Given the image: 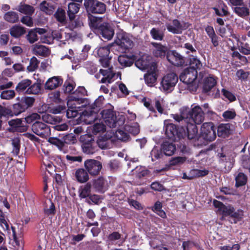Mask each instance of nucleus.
I'll use <instances>...</instances> for the list:
<instances>
[{
  "label": "nucleus",
  "mask_w": 250,
  "mask_h": 250,
  "mask_svg": "<svg viewBox=\"0 0 250 250\" xmlns=\"http://www.w3.org/2000/svg\"><path fill=\"white\" fill-rule=\"evenodd\" d=\"M17 99L18 102L13 104L9 108L0 105V117L8 118L18 116L32 107L35 102V99L34 97L29 96H23L21 99L19 98Z\"/></svg>",
  "instance_id": "obj_1"
},
{
  "label": "nucleus",
  "mask_w": 250,
  "mask_h": 250,
  "mask_svg": "<svg viewBox=\"0 0 250 250\" xmlns=\"http://www.w3.org/2000/svg\"><path fill=\"white\" fill-rule=\"evenodd\" d=\"M213 205L215 208L224 216H229L233 219L234 223L240 221L244 217V211L241 209L235 210V208L231 205L226 206L223 203L217 200H213Z\"/></svg>",
  "instance_id": "obj_2"
},
{
  "label": "nucleus",
  "mask_w": 250,
  "mask_h": 250,
  "mask_svg": "<svg viewBox=\"0 0 250 250\" xmlns=\"http://www.w3.org/2000/svg\"><path fill=\"white\" fill-rule=\"evenodd\" d=\"M165 134L169 140L173 142H177L186 135L183 126L179 127L173 123H169L165 125Z\"/></svg>",
  "instance_id": "obj_3"
},
{
  "label": "nucleus",
  "mask_w": 250,
  "mask_h": 250,
  "mask_svg": "<svg viewBox=\"0 0 250 250\" xmlns=\"http://www.w3.org/2000/svg\"><path fill=\"white\" fill-rule=\"evenodd\" d=\"M83 6L88 15L104 14L106 5L101 0H84Z\"/></svg>",
  "instance_id": "obj_4"
},
{
  "label": "nucleus",
  "mask_w": 250,
  "mask_h": 250,
  "mask_svg": "<svg viewBox=\"0 0 250 250\" xmlns=\"http://www.w3.org/2000/svg\"><path fill=\"white\" fill-rule=\"evenodd\" d=\"M197 75L198 72L197 71L186 68L181 73L179 78L181 81L188 85L190 90L195 92L198 88V86L195 83Z\"/></svg>",
  "instance_id": "obj_5"
},
{
  "label": "nucleus",
  "mask_w": 250,
  "mask_h": 250,
  "mask_svg": "<svg viewBox=\"0 0 250 250\" xmlns=\"http://www.w3.org/2000/svg\"><path fill=\"white\" fill-rule=\"evenodd\" d=\"M184 115H187L188 122L192 121L197 125L201 124L204 120V113L199 105L194 106L191 108L185 106Z\"/></svg>",
  "instance_id": "obj_6"
},
{
  "label": "nucleus",
  "mask_w": 250,
  "mask_h": 250,
  "mask_svg": "<svg viewBox=\"0 0 250 250\" xmlns=\"http://www.w3.org/2000/svg\"><path fill=\"white\" fill-rule=\"evenodd\" d=\"M115 43L124 51L129 50L134 46L133 36L123 31L116 33Z\"/></svg>",
  "instance_id": "obj_7"
},
{
  "label": "nucleus",
  "mask_w": 250,
  "mask_h": 250,
  "mask_svg": "<svg viewBox=\"0 0 250 250\" xmlns=\"http://www.w3.org/2000/svg\"><path fill=\"white\" fill-rule=\"evenodd\" d=\"M178 81V78L176 73H168L163 77L160 88L165 92L170 93L174 89Z\"/></svg>",
  "instance_id": "obj_8"
},
{
  "label": "nucleus",
  "mask_w": 250,
  "mask_h": 250,
  "mask_svg": "<svg viewBox=\"0 0 250 250\" xmlns=\"http://www.w3.org/2000/svg\"><path fill=\"white\" fill-rule=\"evenodd\" d=\"M112 46L111 44H109L105 46L97 47L95 49V52L100 58L99 62L104 67L107 68L109 66L110 60L112 59V56H109L110 50Z\"/></svg>",
  "instance_id": "obj_9"
},
{
  "label": "nucleus",
  "mask_w": 250,
  "mask_h": 250,
  "mask_svg": "<svg viewBox=\"0 0 250 250\" xmlns=\"http://www.w3.org/2000/svg\"><path fill=\"white\" fill-rule=\"evenodd\" d=\"M100 114L107 126L110 128L116 126L117 116L113 106L109 104L101 111Z\"/></svg>",
  "instance_id": "obj_10"
},
{
  "label": "nucleus",
  "mask_w": 250,
  "mask_h": 250,
  "mask_svg": "<svg viewBox=\"0 0 250 250\" xmlns=\"http://www.w3.org/2000/svg\"><path fill=\"white\" fill-rule=\"evenodd\" d=\"M80 142L82 144L83 152L87 154H92L95 152L94 137L85 134L80 136Z\"/></svg>",
  "instance_id": "obj_11"
},
{
  "label": "nucleus",
  "mask_w": 250,
  "mask_h": 250,
  "mask_svg": "<svg viewBox=\"0 0 250 250\" xmlns=\"http://www.w3.org/2000/svg\"><path fill=\"white\" fill-rule=\"evenodd\" d=\"M200 137L207 142H212L216 138L215 128L212 122L204 123L201 127Z\"/></svg>",
  "instance_id": "obj_12"
},
{
  "label": "nucleus",
  "mask_w": 250,
  "mask_h": 250,
  "mask_svg": "<svg viewBox=\"0 0 250 250\" xmlns=\"http://www.w3.org/2000/svg\"><path fill=\"white\" fill-rule=\"evenodd\" d=\"M167 61L172 65L183 67L187 65L186 58L175 50H169L167 55Z\"/></svg>",
  "instance_id": "obj_13"
},
{
  "label": "nucleus",
  "mask_w": 250,
  "mask_h": 250,
  "mask_svg": "<svg viewBox=\"0 0 250 250\" xmlns=\"http://www.w3.org/2000/svg\"><path fill=\"white\" fill-rule=\"evenodd\" d=\"M67 106L75 108H81L87 106L89 104V100L87 98L81 96L80 94L74 95V92L69 97L67 101Z\"/></svg>",
  "instance_id": "obj_14"
},
{
  "label": "nucleus",
  "mask_w": 250,
  "mask_h": 250,
  "mask_svg": "<svg viewBox=\"0 0 250 250\" xmlns=\"http://www.w3.org/2000/svg\"><path fill=\"white\" fill-rule=\"evenodd\" d=\"M84 167L89 175L93 176L98 175L103 168L101 162L92 159L85 160Z\"/></svg>",
  "instance_id": "obj_15"
},
{
  "label": "nucleus",
  "mask_w": 250,
  "mask_h": 250,
  "mask_svg": "<svg viewBox=\"0 0 250 250\" xmlns=\"http://www.w3.org/2000/svg\"><path fill=\"white\" fill-rule=\"evenodd\" d=\"M189 26L188 22H183L182 23L177 19L172 20V24L167 23L166 27L167 31L174 34H180L183 31L186 30Z\"/></svg>",
  "instance_id": "obj_16"
},
{
  "label": "nucleus",
  "mask_w": 250,
  "mask_h": 250,
  "mask_svg": "<svg viewBox=\"0 0 250 250\" xmlns=\"http://www.w3.org/2000/svg\"><path fill=\"white\" fill-rule=\"evenodd\" d=\"M33 132L42 138H46L51 134V130L48 125L41 122H36L32 125Z\"/></svg>",
  "instance_id": "obj_17"
},
{
  "label": "nucleus",
  "mask_w": 250,
  "mask_h": 250,
  "mask_svg": "<svg viewBox=\"0 0 250 250\" xmlns=\"http://www.w3.org/2000/svg\"><path fill=\"white\" fill-rule=\"evenodd\" d=\"M135 66L141 70L148 71L149 69H156L157 64L152 61V57L150 56V61L146 58H140L135 62Z\"/></svg>",
  "instance_id": "obj_18"
},
{
  "label": "nucleus",
  "mask_w": 250,
  "mask_h": 250,
  "mask_svg": "<svg viewBox=\"0 0 250 250\" xmlns=\"http://www.w3.org/2000/svg\"><path fill=\"white\" fill-rule=\"evenodd\" d=\"M96 34L100 38L109 41L113 37L114 29L108 23L104 22V24L101 27Z\"/></svg>",
  "instance_id": "obj_19"
},
{
  "label": "nucleus",
  "mask_w": 250,
  "mask_h": 250,
  "mask_svg": "<svg viewBox=\"0 0 250 250\" xmlns=\"http://www.w3.org/2000/svg\"><path fill=\"white\" fill-rule=\"evenodd\" d=\"M151 44L153 47L152 53L155 57L161 59L167 58V53L169 50L166 46L163 45L161 43L156 42H152Z\"/></svg>",
  "instance_id": "obj_20"
},
{
  "label": "nucleus",
  "mask_w": 250,
  "mask_h": 250,
  "mask_svg": "<svg viewBox=\"0 0 250 250\" xmlns=\"http://www.w3.org/2000/svg\"><path fill=\"white\" fill-rule=\"evenodd\" d=\"M88 23L90 28L95 33L104 24L102 17H97L93 15H88Z\"/></svg>",
  "instance_id": "obj_21"
},
{
  "label": "nucleus",
  "mask_w": 250,
  "mask_h": 250,
  "mask_svg": "<svg viewBox=\"0 0 250 250\" xmlns=\"http://www.w3.org/2000/svg\"><path fill=\"white\" fill-rule=\"evenodd\" d=\"M218 156L220 157L219 162L224 164L225 169L229 171L233 167L234 160L231 155L226 154L223 152L218 153Z\"/></svg>",
  "instance_id": "obj_22"
},
{
  "label": "nucleus",
  "mask_w": 250,
  "mask_h": 250,
  "mask_svg": "<svg viewBox=\"0 0 250 250\" xmlns=\"http://www.w3.org/2000/svg\"><path fill=\"white\" fill-rule=\"evenodd\" d=\"M217 84V80L213 76H208L204 78L202 83V92L208 94Z\"/></svg>",
  "instance_id": "obj_23"
},
{
  "label": "nucleus",
  "mask_w": 250,
  "mask_h": 250,
  "mask_svg": "<svg viewBox=\"0 0 250 250\" xmlns=\"http://www.w3.org/2000/svg\"><path fill=\"white\" fill-rule=\"evenodd\" d=\"M231 125L229 123L221 124L217 127V134L219 137L225 138L232 133Z\"/></svg>",
  "instance_id": "obj_24"
},
{
  "label": "nucleus",
  "mask_w": 250,
  "mask_h": 250,
  "mask_svg": "<svg viewBox=\"0 0 250 250\" xmlns=\"http://www.w3.org/2000/svg\"><path fill=\"white\" fill-rule=\"evenodd\" d=\"M195 123L188 122L185 127L186 136L189 140L198 138V128Z\"/></svg>",
  "instance_id": "obj_25"
},
{
  "label": "nucleus",
  "mask_w": 250,
  "mask_h": 250,
  "mask_svg": "<svg viewBox=\"0 0 250 250\" xmlns=\"http://www.w3.org/2000/svg\"><path fill=\"white\" fill-rule=\"evenodd\" d=\"M188 61L189 66L187 68L197 72L201 70L203 66L201 61L196 56L189 55Z\"/></svg>",
  "instance_id": "obj_26"
},
{
  "label": "nucleus",
  "mask_w": 250,
  "mask_h": 250,
  "mask_svg": "<svg viewBox=\"0 0 250 250\" xmlns=\"http://www.w3.org/2000/svg\"><path fill=\"white\" fill-rule=\"evenodd\" d=\"M100 73L103 76L100 81L101 83H111L115 75V73L113 71L112 68H109L107 69H101Z\"/></svg>",
  "instance_id": "obj_27"
},
{
  "label": "nucleus",
  "mask_w": 250,
  "mask_h": 250,
  "mask_svg": "<svg viewBox=\"0 0 250 250\" xmlns=\"http://www.w3.org/2000/svg\"><path fill=\"white\" fill-rule=\"evenodd\" d=\"M89 174L86 169L80 168L76 170L75 176L79 183H84L88 181L89 179Z\"/></svg>",
  "instance_id": "obj_28"
},
{
  "label": "nucleus",
  "mask_w": 250,
  "mask_h": 250,
  "mask_svg": "<svg viewBox=\"0 0 250 250\" xmlns=\"http://www.w3.org/2000/svg\"><path fill=\"white\" fill-rule=\"evenodd\" d=\"M81 4L74 2L68 5L67 15L70 21H73L76 18V14L79 11Z\"/></svg>",
  "instance_id": "obj_29"
},
{
  "label": "nucleus",
  "mask_w": 250,
  "mask_h": 250,
  "mask_svg": "<svg viewBox=\"0 0 250 250\" xmlns=\"http://www.w3.org/2000/svg\"><path fill=\"white\" fill-rule=\"evenodd\" d=\"M62 83V78L59 77H53L47 81L45 84V88L46 89L52 90L61 85Z\"/></svg>",
  "instance_id": "obj_30"
},
{
  "label": "nucleus",
  "mask_w": 250,
  "mask_h": 250,
  "mask_svg": "<svg viewBox=\"0 0 250 250\" xmlns=\"http://www.w3.org/2000/svg\"><path fill=\"white\" fill-rule=\"evenodd\" d=\"M235 187L236 188L245 186L248 182L247 175L243 172H237L234 174Z\"/></svg>",
  "instance_id": "obj_31"
},
{
  "label": "nucleus",
  "mask_w": 250,
  "mask_h": 250,
  "mask_svg": "<svg viewBox=\"0 0 250 250\" xmlns=\"http://www.w3.org/2000/svg\"><path fill=\"white\" fill-rule=\"evenodd\" d=\"M26 32L25 27L15 25L12 26L9 29V33L14 38H19Z\"/></svg>",
  "instance_id": "obj_32"
},
{
  "label": "nucleus",
  "mask_w": 250,
  "mask_h": 250,
  "mask_svg": "<svg viewBox=\"0 0 250 250\" xmlns=\"http://www.w3.org/2000/svg\"><path fill=\"white\" fill-rule=\"evenodd\" d=\"M104 98L99 97L97 98L94 102L91 104L88 105L89 109L90 110V112L91 114H97L100 111L101 108L103 105Z\"/></svg>",
  "instance_id": "obj_33"
},
{
  "label": "nucleus",
  "mask_w": 250,
  "mask_h": 250,
  "mask_svg": "<svg viewBox=\"0 0 250 250\" xmlns=\"http://www.w3.org/2000/svg\"><path fill=\"white\" fill-rule=\"evenodd\" d=\"M150 73H147L144 75V80L146 84L149 86H153L156 82L157 76L156 73V69L150 70Z\"/></svg>",
  "instance_id": "obj_34"
},
{
  "label": "nucleus",
  "mask_w": 250,
  "mask_h": 250,
  "mask_svg": "<svg viewBox=\"0 0 250 250\" xmlns=\"http://www.w3.org/2000/svg\"><path fill=\"white\" fill-rule=\"evenodd\" d=\"M44 213L47 216H53L55 214L56 210L54 204L50 199L45 201L43 208Z\"/></svg>",
  "instance_id": "obj_35"
},
{
  "label": "nucleus",
  "mask_w": 250,
  "mask_h": 250,
  "mask_svg": "<svg viewBox=\"0 0 250 250\" xmlns=\"http://www.w3.org/2000/svg\"><path fill=\"white\" fill-rule=\"evenodd\" d=\"M32 84V81L29 79H24L18 83L16 87V91L19 94L25 93V91Z\"/></svg>",
  "instance_id": "obj_36"
},
{
  "label": "nucleus",
  "mask_w": 250,
  "mask_h": 250,
  "mask_svg": "<svg viewBox=\"0 0 250 250\" xmlns=\"http://www.w3.org/2000/svg\"><path fill=\"white\" fill-rule=\"evenodd\" d=\"M162 149L165 155L170 156L174 153L176 151V146L172 143L166 142L162 145Z\"/></svg>",
  "instance_id": "obj_37"
},
{
  "label": "nucleus",
  "mask_w": 250,
  "mask_h": 250,
  "mask_svg": "<svg viewBox=\"0 0 250 250\" xmlns=\"http://www.w3.org/2000/svg\"><path fill=\"white\" fill-rule=\"evenodd\" d=\"M33 50L35 54L42 57H47L50 54L48 48L43 45H35Z\"/></svg>",
  "instance_id": "obj_38"
},
{
  "label": "nucleus",
  "mask_w": 250,
  "mask_h": 250,
  "mask_svg": "<svg viewBox=\"0 0 250 250\" xmlns=\"http://www.w3.org/2000/svg\"><path fill=\"white\" fill-rule=\"evenodd\" d=\"M3 19L8 22L14 23L19 21V17L18 13L14 11H8L5 13Z\"/></svg>",
  "instance_id": "obj_39"
},
{
  "label": "nucleus",
  "mask_w": 250,
  "mask_h": 250,
  "mask_svg": "<svg viewBox=\"0 0 250 250\" xmlns=\"http://www.w3.org/2000/svg\"><path fill=\"white\" fill-rule=\"evenodd\" d=\"M119 63L123 67H130L134 63V60L126 55H120L118 57Z\"/></svg>",
  "instance_id": "obj_40"
},
{
  "label": "nucleus",
  "mask_w": 250,
  "mask_h": 250,
  "mask_svg": "<svg viewBox=\"0 0 250 250\" xmlns=\"http://www.w3.org/2000/svg\"><path fill=\"white\" fill-rule=\"evenodd\" d=\"M185 106L182 107L180 109V114H172L171 115V116L174 119V120L178 123H182V124H183V123H187L188 122L187 116V115H184L183 113L184 112V111L185 110Z\"/></svg>",
  "instance_id": "obj_41"
},
{
  "label": "nucleus",
  "mask_w": 250,
  "mask_h": 250,
  "mask_svg": "<svg viewBox=\"0 0 250 250\" xmlns=\"http://www.w3.org/2000/svg\"><path fill=\"white\" fill-rule=\"evenodd\" d=\"M150 34L154 40L161 41L164 40L165 37V34L163 31L154 27L150 31Z\"/></svg>",
  "instance_id": "obj_42"
},
{
  "label": "nucleus",
  "mask_w": 250,
  "mask_h": 250,
  "mask_svg": "<svg viewBox=\"0 0 250 250\" xmlns=\"http://www.w3.org/2000/svg\"><path fill=\"white\" fill-rule=\"evenodd\" d=\"M91 184L90 183H87L84 186L81 187L79 189V196L81 198H85L89 197L91 195Z\"/></svg>",
  "instance_id": "obj_43"
},
{
  "label": "nucleus",
  "mask_w": 250,
  "mask_h": 250,
  "mask_svg": "<svg viewBox=\"0 0 250 250\" xmlns=\"http://www.w3.org/2000/svg\"><path fill=\"white\" fill-rule=\"evenodd\" d=\"M18 10L21 13L31 16L35 11L33 6L27 4H21L19 5Z\"/></svg>",
  "instance_id": "obj_44"
},
{
  "label": "nucleus",
  "mask_w": 250,
  "mask_h": 250,
  "mask_svg": "<svg viewBox=\"0 0 250 250\" xmlns=\"http://www.w3.org/2000/svg\"><path fill=\"white\" fill-rule=\"evenodd\" d=\"M152 210L162 218L167 217L165 211L162 209V204L161 202L157 201L152 207Z\"/></svg>",
  "instance_id": "obj_45"
},
{
  "label": "nucleus",
  "mask_w": 250,
  "mask_h": 250,
  "mask_svg": "<svg viewBox=\"0 0 250 250\" xmlns=\"http://www.w3.org/2000/svg\"><path fill=\"white\" fill-rule=\"evenodd\" d=\"M57 21L62 23H66L65 11L62 8H58L54 14Z\"/></svg>",
  "instance_id": "obj_46"
},
{
  "label": "nucleus",
  "mask_w": 250,
  "mask_h": 250,
  "mask_svg": "<svg viewBox=\"0 0 250 250\" xmlns=\"http://www.w3.org/2000/svg\"><path fill=\"white\" fill-rule=\"evenodd\" d=\"M233 11L236 15L242 18H245L250 15V10L246 7H235L233 8Z\"/></svg>",
  "instance_id": "obj_47"
},
{
  "label": "nucleus",
  "mask_w": 250,
  "mask_h": 250,
  "mask_svg": "<svg viewBox=\"0 0 250 250\" xmlns=\"http://www.w3.org/2000/svg\"><path fill=\"white\" fill-rule=\"evenodd\" d=\"M136 176L139 179H141L148 176L150 171L147 169L145 167L139 166L137 167L135 169Z\"/></svg>",
  "instance_id": "obj_48"
},
{
  "label": "nucleus",
  "mask_w": 250,
  "mask_h": 250,
  "mask_svg": "<svg viewBox=\"0 0 250 250\" xmlns=\"http://www.w3.org/2000/svg\"><path fill=\"white\" fill-rule=\"evenodd\" d=\"M105 185V180L104 178L101 176L94 180L93 186L97 191L99 192L104 191V188Z\"/></svg>",
  "instance_id": "obj_49"
},
{
  "label": "nucleus",
  "mask_w": 250,
  "mask_h": 250,
  "mask_svg": "<svg viewBox=\"0 0 250 250\" xmlns=\"http://www.w3.org/2000/svg\"><path fill=\"white\" fill-rule=\"evenodd\" d=\"M41 88V83H35L29 86L25 91V93L28 94H38L40 92Z\"/></svg>",
  "instance_id": "obj_50"
},
{
  "label": "nucleus",
  "mask_w": 250,
  "mask_h": 250,
  "mask_svg": "<svg viewBox=\"0 0 250 250\" xmlns=\"http://www.w3.org/2000/svg\"><path fill=\"white\" fill-rule=\"evenodd\" d=\"M125 128L128 133L134 136L137 135L140 132L139 125L137 123H135L131 125H125Z\"/></svg>",
  "instance_id": "obj_51"
},
{
  "label": "nucleus",
  "mask_w": 250,
  "mask_h": 250,
  "mask_svg": "<svg viewBox=\"0 0 250 250\" xmlns=\"http://www.w3.org/2000/svg\"><path fill=\"white\" fill-rule=\"evenodd\" d=\"M40 61L36 57H32L30 61L29 65L27 66V70L29 72H33L35 71L38 67Z\"/></svg>",
  "instance_id": "obj_52"
},
{
  "label": "nucleus",
  "mask_w": 250,
  "mask_h": 250,
  "mask_svg": "<svg viewBox=\"0 0 250 250\" xmlns=\"http://www.w3.org/2000/svg\"><path fill=\"white\" fill-rule=\"evenodd\" d=\"M236 116V113L234 109L227 110L224 111L222 114V117L225 121L234 119Z\"/></svg>",
  "instance_id": "obj_53"
},
{
  "label": "nucleus",
  "mask_w": 250,
  "mask_h": 250,
  "mask_svg": "<svg viewBox=\"0 0 250 250\" xmlns=\"http://www.w3.org/2000/svg\"><path fill=\"white\" fill-rule=\"evenodd\" d=\"M116 135L119 140L123 142L128 141L130 139L129 135L125 131L121 129H118L117 130L116 132Z\"/></svg>",
  "instance_id": "obj_54"
},
{
  "label": "nucleus",
  "mask_w": 250,
  "mask_h": 250,
  "mask_svg": "<svg viewBox=\"0 0 250 250\" xmlns=\"http://www.w3.org/2000/svg\"><path fill=\"white\" fill-rule=\"evenodd\" d=\"M48 142L57 146L60 149H62L64 146L63 140H61L56 137H49Z\"/></svg>",
  "instance_id": "obj_55"
},
{
  "label": "nucleus",
  "mask_w": 250,
  "mask_h": 250,
  "mask_svg": "<svg viewBox=\"0 0 250 250\" xmlns=\"http://www.w3.org/2000/svg\"><path fill=\"white\" fill-rule=\"evenodd\" d=\"M162 150V149H158L157 148H154L151 150L150 155L152 161H155L163 156L164 153H163Z\"/></svg>",
  "instance_id": "obj_56"
},
{
  "label": "nucleus",
  "mask_w": 250,
  "mask_h": 250,
  "mask_svg": "<svg viewBox=\"0 0 250 250\" xmlns=\"http://www.w3.org/2000/svg\"><path fill=\"white\" fill-rule=\"evenodd\" d=\"M15 96V93L13 90H6L1 93L0 97L2 99L10 100Z\"/></svg>",
  "instance_id": "obj_57"
},
{
  "label": "nucleus",
  "mask_w": 250,
  "mask_h": 250,
  "mask_svg": "<svg viewBox=\"0 0 250 250\" xmlns=\"http://www.w3.org/2000/svg\"><path fill=\"white\" fill-rule=\"evenodd\" d=\"M105 130V126L103 124L96 123L93 126L92 132L95 135L98 133L104 132Z\"/></svg>",
  "instance_id": "obj_58"
},
{
  "label": "nucleus",
  "mask_w": 250,
  "mask_h": 250,
  "mask_svg": "<svg viewBox=\"0 0 250 250\" xmlns=\"http://www.w3.org/2000/svg\"><path fill=\"white\" fill-rule=\"evenodd\" d=\"M26 39L30 43H33L38 40V36L34 30H31L26 35Z\"/></svg>",
  "instance_id": "obj_59"
},
{
  "label": "nucleus",
  "mask_w": 250,
  "mask_h": 250,
  "mask_svg": "<svg viewBox=\"0 0 250 250\" xmlns=\"http://www.w3.org/2000/svg\"><path fill=\"white\" fill-rule=\"evenodd\" d=\"M44 120H46V122L50 124H55L61 121V119L54 115H47L43 117Z\"/></svg>",
  "instance_id": "obj_60"
},
{
  "label": "nucleus",
  "mask_w": 250,
  "mask_h": 250,
  "mask_svg": "<svg viewBox=\"0 0 250 250\" xmlns=\"http://www.w3.org/2000/svg\"><path fill=\"white\" fill-rule=\"evenodd\" d=\"M62 139L64 142V145L65 144H70L74 143L76 138L73 134H67L63 135Z\"/></svg>",
  "instance_id": "obj_61"
},
{
  "label": "nucleus",
  "mask_w": 250,
  "mask_h": 250,
  "mask_svg": "<svg viewBox=\"0 0 250 250\" xmlns=\"http://www.w3.org/2000/svg\"><path fill=\"white\" fill-rule=\"evenodd\" d=\"M222 92L223 95L226 98L228 99L230 102H233L236 100L235 95L229 90L223 88L222 89Z\"/></svg>",
  "instance_id": "obj_62"
},
{
  "label": "nucleus",
  "mask_w": 250,
  "mask_h": 250,
  "mask_svg": "<svg viewBox=\"0 0 250 250\" xmlns=\"http://www.w3.org/2000/svg\"><path fill=\"white\" fill-rule=\"evenodd\" d=\"M241 161L243 167L248 169L250 173V157L244 155L242 157Z\"/></svg>",
  "instance_id": "obj_63"
},
{
  "label": "nucleus",
  "mask_w": 250,
  "mask_h": 250,
  "mask_svg": "<svg viewBox=\"0 0 250 250\" xmlns=\"http://www.w3.org/2000/svg\"><path fill=\"white\" fill-rule=\"evenodd\" d=\"M21 21L24 24L29 27H32L33 25L32 18L30 16H24L22 17Z\"/></svg>",
  "instance_id": "obj_64"
}]
</instances>
